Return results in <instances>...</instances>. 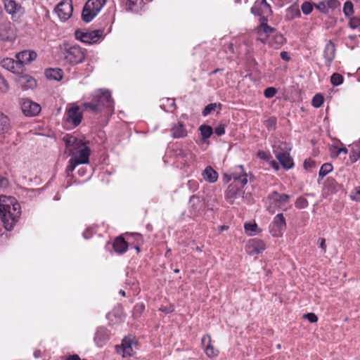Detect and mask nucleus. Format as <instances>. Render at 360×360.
Returning a JSON list of instances; mask_svg holds the SVG:
<instances>
[{
  "label": "nucleus",
  "instance_id": "f257e3e1",
  "mask_svg": "<svg viewBox=\"0 0 360 360\" xmlns=\"http://www.w3.org/2000/svg\"><path fill=\"white\" fill-rule=\"evenodd\" d=\"M21 215V207L15 198H8L5 203L0 202V218L7 231H11Z\"/></svg>",
  "mask_w": 360,
  "mask_h": 360
},
{
  "label": "nucleus",
  "instance_id": "f03ea898",
  "mask_svg": "<svg viewBox=\"0 0 360 360\" xmlns=\"http://www.w3.org/2000/svg\"><path fill=\"white\" fill-rule=\"evenodd\" d=\"M233 182L231 183L227 188L225 193V198L227 202L232 204L235 199L240 195V188L237 186L236 183H239L241 187L247 184L248 181H252L254 176L250 173H247L243 165L236 167L234 172L232 174Z\"/></svg>",
  "mask_w": 360,
  "mask_h": 360
},
{
  "label": "nucleus",
  "instance_id": "7ed1b4c3",
  "mask_svg": "<svg viewBox=\"0 0 360 360\" xmlns=\"http://www.w3.org/2000/svg\"><path fill=\"white\" fill-rule=\"evenodd\" d=\"M105 2L106 0H88L82 13L83 21L91 22L98 15Z\"/></svg>",
  "mask_w": 360,
  "mask_h": 360
},
{
  "label": "nucleus",
  "instance_id": "20e7f679",
  "mask_svg": "<svg viewBox=\"0 0 360 360\" xmlns=\"http://www.w3.org/2000/svg\"><path fill=\"white\" fill-rule=\"evenodd\" d=\"M290 198V196L287 194L273 191L268 196L269 205L266 209L271 214H274L276 209L285 205L289 202Z\"/></svg>",
  "mask_w": 360,
  "mask_h": 360
},
{
  "label": "nucleus",
  "instance_id": "39448f33",
  "mask_svg": "<svg viewBox=\"0 0 360 360\" xmlns=\"http://www.w3.org/2000/svg\"><path fill=\"white\" fill-rule=\"evenodd\" d=\"M93 99L96 103L100 104L101 110L105 108L108 112L112 113L114 110V101L108 90L99 89L94 95Z\"/></svg>",
  "mask_w": 360,
  "mask_h": 360
},
{
  "label": "nucleus",
  "instance_id": "423d86ee",
  "mask_svg": "<svg viewBox=\"0 0 360 360\" xmlns=\"http://www.w3.org/2000/svg\"><path fill=\"white\" fill-rule=\"evenodd\" d=\"M103 30L98 29L92 31L77 30L75 32V38L83 43L92 44L98 41L103 35Z\"/></svg>",
  "mask_w": 360,
  "mask_h": 360
},
{
  "label": "nucleus",
  "instance_id": "0eeeda50",
  "mask_svg": "<svg viewBox=\"0 0 360 360\" xmlns=\"http://www.w3.org/2000/svg\"><path fill=\"white\" fill-rule=\"evenodd\" d=\"M84 58L85 52L78 45H74L65 49V59L72 65L81 63L84 61Z\"/></svg>",
  "mask_w": 360,
  "mask_h": 360
},
{
  "label": "nucleus",
  "instance_id": "6e6552de",
  "mask_svg": "<svg viewBox=\"0 0 360 360\" xmlns=\"http://www.w3.org/2000/svg\"><path fill=\"white\" fill-rule=\"evenodd\" d=\"M63 141L65 144V153H68V155H75L79 150L86 146V143L84 142L83 140L77 139L70 134H66L64 136Z\"/></svg>",
  "mask_w": 360,
  "mask_h": 360
},
{
  "label": "nucleus",
  "instance_id": "1a4fd4ad",
  "mask_svg": "<svg viewBox=\"0 0 360 360\" xmlns=\"http://www.w3.org/2000/svg\"><path fill=\"white\" fill-rule=\"evenodd\" d=\"M72 11L73 6L71 0H63L55 8V12L62 22L68 20L72 16Z\"/></svg>",
  "mask_w": 360,
  "mask_h": 360
},
{
  "label": "nucleus",
  "instance_id": "9d476101",
  "mask_svg": "<svg viewBox=\"0 0 360 360\" xmlns=\"http://www.w3.org/2000/svg\"><path fill=\"white\" fill-rule=\"evenodd\" d=\"M14 29L10 23L0 25V41L5 45L11 46L15 39Z\"/></svg>",
  "mask_w": 360,
  "mask_h": 360
},
{
  "label": "nucleus",
  "instance_id": "9b49d317",
  "mask_svg": "<svg viewBox=\"0 0 360 360\" xmlns=\"http://www.w3.org/2000/svg\"><path fill=\"white\" fill-rule=\"evenodd\" d=\"M285 219L282 213L276 214L269 226L270 232L274 237L281 236L282 235V231L285 229Z\"/></svg>",
  "mask_w": 360,
  "mask_h": 360
},
{
  "label": "nucleus",
  "instance_id": "f8f14e48",
  "mask_svg": "<svg viewBox=\"0 0 360 360\" xmlns=\"http://www.w3.org/2000/svg\"><path fill=\"white\" fill-rule=\"evenodd\" d=\"M22 112L26 116H35L41 110L40 105L30 99H22L20 102Z\"/></svg>",
  "mask_w": 360,
  "mask_h": 360
},
{
  "label": "nucleus",
  "instance_id": "ddd939ff",
  "mask_svg": "<svg viewBox=\"0 0 360 360\" xmlns=\"http://www.w3.org/2000/svg\"><path fill=\"white\" fill-rule=\"evenodd\" d=\"M67 121L74 126H78L82 120V112L78 105H74L67 110Z\"/></svg>",
  "mask_w": 360,
  "mask_h": 360
},
{
  "label": "nucleus",
  "instance_id": "4468645a",
  "mask_svg": "<svg viewBox=\"0 0 360 360\" xmlns=\"http://www.w3.org/2000/svg\"><path fill=\"white\" fill-rule=\"evenodd\" d=\"M134 345H136V342L132 339L124 338L122 340L121 345L117 347V351L118 353H122L123 357L130 356L133 354Z\"/></svg>",
  "mask_w": 360,
  "mask_h": 360
},
{
  "label": "nucleus",
  "instance_id": "2eb2a0df",
  "mask_svg": "<svg viewBox=\"0 0 360 360\" xmlns=\"http://www.w3.org/2000/svg\"><path fill=\"white\" fill-rule=\"evenodd\" d=\"M274 153L276 159L279 161L280 164L285 169H290L293 165L292 159L287 152H282L278 148L274 150Z\"/></svg>",
  "mask_w": 360,
  "mask_h": 360
},
{
  "label": "nucleus",
  "instance_id": "dca6fc26",
  "mask_svg": "<svg viewBox=\"0 0 360 360\" xmlns=\"http://www.w3.org/2000/svg\"><path fill=\"white\" fill-rule=\"evenodd\" d=\"M17 61L18 65H22L24 64L30 63L37 58V53L34 51L25 50L16 54Z\"/></svg>",
  "mask_w": 360,
  "mask_h": 360
},
{
  "label": "nucleus",
  "instance_id": "f3484780",
  "mask_svg": "<svg viewBox=\"0 0 360 360\" xmlns=\"http://www.w3.org/2000/svg\"><path fill=\"white\" fill-rule=\"evenodd\" d=\"M5 10L13 18H19L23 13L22 6L14 0H8L5 3Z\"/></svg>",
  "mask_w": 360,
  "mask_h": 360
},
{
  "label": "nucleus",
  "instance_id": "a211bd4d",
  "mask_svg": "<svg viewBox=\"0 0 360 360\" xmlns=\"http://www.w3.org/2000/svg\"><path fill=\"white\" fill-rule=\"evenodd\" d=\"M267 18L265 16H262L259 18L260 24L257 27V34L262 36V34H265L266 36H269L271 34L275 32L276 29L270 27L267 25Z\"/></svg>",
  "mask_w": 360,
  "mask_h": 360
},
{
  "label": "nucleus",
  "instance_id": "6ab92c4d",
  "mask_svg": "<svg viewBox=\"0 0 360 360\" xmlns=\"http://www.w3.org/2000/svg\"><path fill=\"white\" fill-rule=\"evenodd\" d=\"M335 55V44L331 41H328L326 44L323 56L326 60V64L330 66L332 61L333 60Z\"/></svg>",
  "mask_w": 360,
  "mask_h": 360
},
{
  "label": "nucleus",
  "instance_id": "aec40b11",
  "mask_svg": "<svg viewBox=\"0 0 360 360\" xmlns=\"http://www.w3.org/2000/svg\"><path fill=\"white\" fill-rule=\"evenodd\" d=\"M248 247L249 249H250V253L252 254H259L266 248L264 241L258 238L250 240L249 241Z\"/></svg>",
  "mask_w": 360,
  "mask_h": 360
},
{
  "label": "nucleus",
  "instance_id": "412c9836",
  "mask_svg": "<svg viewBox=\"0 0 360 360\" xmlns=\"http://www.w3.org/2000/svg\"><path fill=\"white\" fill-rule=\"evenodd\" d=\"M78 155H72L73 158L79 164H88L89 160V156L91 155V150L90 148L86 146L85 147H83L81 150H79L78 152Z\"/></svg>",
  "mask_w": 360,
  "mask_h": 360
},
{
  "label": "nucleus",
  "instance_id": "4be33fe9",
  "mask_svg": "<svg viewBox=\"0 0 360 360\" xmlns=\"http://www.w3.org/2000/svg\"><path fill=\"white\" fill-rule=\"evenodd\" d=\"M18 82L23 89H33L37 86L36 80L28 75L20 76Z\"/></svg>",
  "mask_w": 360,
  "mask_h": 360
},
{
  "label": "nucleus",
  "instance_id": "5701e85b",
  "mask_svg": "<svg viewBox=\"0 0 360 360\" xmlns=\"http://www.w3.org/2000/svg\"><path fill=\"white\" fill-rule=\"evenodd\" d=\"M171 132L174 139H181L187 136V130L184 124L180 122L172 126Z\"/></svg>",
  "mask_w": 360,
  "mask_h": 360
},
{
  "label": "nucleus",
  "instance_id": "b1692460",
  "mask_svg": "<svg viewBox=\"0 0 360 360\" xmlns=\"http://www.w3.org/2000/svg\"><path fill=\"white\" fill-rule=\"evenodd\" d=\"M109 339V334L107 329L104 328H99L95 334L94 341L98 347H102L103 345Z\"/></svg>",
  "mask_w": 360,
  "mask_h": 360
},
{
  "label": "nucleus",
  "instance_id": "393cba45",
  "mask_svg": "<svg viewBox=\"0 0 360 360\" xmlns=\"http://www.w3.org/2000/svg\"><path fill=\"white\" fill-rule=\"evenodd\" d=\"M204 179L210 183H214L217 181L218 174L210 166H207L202 173Z\"/></svg>",
  "mask_w": 360,
  "mask_h": 360
},
{
  "label": "nucleus",
  "instance_id": "a878e982",
  "mask_svg": "<svg viewBox=\"0 0 360 360\" xmlns=\"http://www.w3.org/2000/svg\"><path fill=\"white\" fill-rule=\"evenodd\" d=\"M251 12L255 15H259L260 18L265 16L267 18L271 14V9L270 5H264L262 8V6H254L251 8Z\"/></svg>",
  "mask_w": 360,
  "mask_h": 360
},
{
  "label": "nucleus",
  "instance_id": "bb28decb",
  "mask_svg": "<svg viewBox=\"0 0 360 360\" xmlns=\"http://www.w3.org/2000/svg\"><path fill=\"white\" fill-rule=\"evenodd\" d=\"M128 244L122 237L117 238L113 243V248L117 253L122 254L127 250Z\"/></svg>",
  "mask_w": 360,
  "mask_h": 360
},
{
  "label": "nucleus",
  "instance_id": "cd10ccee",
  "mask_svg": "<svg viewBox=\"0 0 360 360\" xmlns=\"http://www.w3.org/2000/svg\"><path fill=\"white\" fill-rule=\"evenodd\" d=\"M45 75L49 79L59 81L63 78V71L60 69H47Z\"/></svg>",
  "mask_w": 360,
  "mask_h": 360
},
{
  "label": "nucleus",
  "instance_id": "c85d7f7f",
  "mask_svg": "<svg viewBox=\"0 0 360 360\" xmlns=\"http://www.w3.org/2000/svg\"><path fill=\"white\" fill-rule=\"evenodd\" d=\"M1 65L4 68L13 72H15L16 66L19 65L17 60L10 58L3 59Z\"/></svg>",
  "mask_w": 360,
  "mask_h": 360
},
{
  "label": "nucleus",
  "instance_id": "c756f323",
  "mask_svg": "<svg viewBox=\"0 0 360 360\" xmlns=\"http://www.w3.org/2000/svg\"><path fill=\"white\" fill-rule=\"evenodd\" d=\"M10 127L11 124L8 117L0 112V135L8 132Z\"/></svg>",
  "mask_w": 360,
  "mask_h": 360
},
{
  "label": "nucleus",
  "instance_id": "7c9ffc66",
  "mask_svg": "<svg viewBox=\"0 0 360 360\" xmlns=\"http://www.w3.org/2000/svg\"><path fill=\"white\" fill-rule=\"evenodd\" d=\"M142 4L143 0H128L126 3L125 9L127 11L137 13Z\"/></svg>",
  "mask_w": 360,
  "mask_h": 360
},
{
  "label": "nucleus",
  "instance_id": "2f4dec72",
  "mask_svg": "<svg viewBox=\"0 0 360 360\" xmlns=\"http://www.w3.org/2000/svg\"><path fill=\"white\" fill-rule=\"evenodd\" d=\"M199 130L200 131L202 139L204 141H205L206 139L210 138L213 133V129H212V127L207 125V124H202L199 127Z\"/></svg>",
  "mask_w": 360,
  "mask_h": 360
},
{
  "label": "nucleus",
  "instance_id": "473e14b6",
  "mask_svg": "<svg viewBox=\"0 0 360 360\" xmlns=\"http://www.w3.org/2000/svg\"><path fill=\"white\" fill-rule=\"evenodd\" d=\"M333 165L330 163H324L319 170V179H322L333 170Z\"/></svg>",
  "mask_w": 360,
  "mask_h": 360
},
{
  "label": "nucleus",
  "instance_id": "72a5a7b5",
  "mask_svg": "<svg viewBox=\"0 0 360 360\" xmlns=\"http://www.w3.org/2000/svg\"><path fill=\"white\" fill-rule=\"evenodd\" d=\"M201 201L200 198L195 195H192L189 200V205L193 212H196L199 210Z\"/></svg>",
  "mask_w": 360,
  "mask_h": 360
},
{
  "label": "nucleus",
  "instance_id": "f704fd0d",
  "mask_svg": "<svg viewBox=\"0 0 360 360\" xmlns=\"http://www.w3.org/2000/svg\"><path fill=\"white\" fill-rule=\"evenodd\" d=\"M84 106L86 109L91 110L93 112L98 113L101 112L102 110L100 108V104L96 103L94 99H92L91 102L85 103Z\"/></svg>",
  "mask_w": 360,
  "mask_h": 360
},
{
  "label": "nucleus",
  "instance_id": "c9c22d12",
  "mask_svg": "<svg viewBox=\"0 0 360 360\" xmlns=\"http://www.w3.org/2000/svg\"><path fill=\"white\" fill-rule=\"evenodd\" d=\"M343 81V77L339 73H333L330 77V82L333 86H339Z\"/></svg>",
  "mask_w": 360,
  "mask_h": 360
},
{
  "label": "nucleus",
  "instance_id": "e433bc0d",
  "mask_svg": "<svg viewBox=\"0 0 360 360\" xmlns=\"http://www.w3.org/2000/svg\"><path fill=\"white\" fill-rule=\"evenodd\" d=\"M343 13L347 17H349L354 13V6L351 1H346L345 3Z\"/></svg>",
  "mask_w": 360,
  "mask_h": 360
},
{
  "label": "nucleus",
  "instance_id": "4c0bfd02",
  "mask_svg": "<svg viewBox=\"0 0 360 360\" xmlns=\"http://www.w3.org/2000/svg\"><path fill=\"white\" fill-rule=\"evenodd\" d=\"M205 352L206 353L208 357H215L218 355L219 351L216 349L212 345H209L206 346L205 348Z\"/></svg>",
  "mask_w": 360,
  "mask_h": 360
},
{
  "label": "nucleus",
  "instance_id": "58836bf2",
  "mask_svg": "<svg viewBox=\"0 0 360 360\" xmlns=\"http://www.w3.org/2000/svg\"><path fill=\"white\" fill-rule=\"evenodd\" d=\"M176 156L183 158L185 162H188L192 159V154L189 151L184 150H179L176 153Z\"/></svg>",
  "mask_w": 360,
  "mask_h": 360
},
{
  "label": "nucleus",
  "instance_id": "ea45409f",
  "mask_svg": "<svg viewBox=\"0 0 360 360\" xmlns=\"http://www.w3.org/2000/svg\"><path fill=\"white\" fill-rule=\"evenodd\" d=\"M323 97L321 94H316L311 101V104L315 108H319L323 103Z\"/></svg>",
  "mask_w": 360,
  "mask_h": 360
},
{
  "label": "nucleus",
  "instance_id": "a19ab883",
  "mask_svg": "<svg viewBox=\"0 0 360 360\" xmlns=\"http://www.w3.org/2000/svg\"><path fill=\"white\" fill-rule=\"evenodd\" d=\"M302 11L305 15H309L313 10V5L309 1H304L301 6Z\"/></svg>",
  "mask_w": 360,
  "mask_h": 360
},
{
  "label": "nucleus",
  "instance_id": "79ce46f5",
  "mask_svg": "<svg viewBox=\"0 0 360 360\" xmlns=\"http://www.w3.org/2000/svg\"><path fill=\"white\" fill-rule=\"evenodd\" d=\"M79 165L72 157L68 161V165L66 168V172L68 173V175L70 174V173L72 172L75 167Z\"/></svg>",
  "mask_w": 360,
  "mask_h": 360
},
{
  "label": "nucleus",
  "instance_id": "37998d69",
  "mask_svg": "<svg viewBox=\"0 0 360 360\" xmlns=\"http://www.w3.org/2000/svg\"><path fill=\"white\" fill-rule=\"evenodd\" d=\"M295 205L298 209H304L308 206V201L306 198L300 197L296 200Z\"/></svg>",
  "mask_w": 360,
  "mask_h": 360
},
{
  "label": "nucleus",
  "instance_id": "c03bdc74",
  "mask_svg": "<svg viewBox=\"0 0 360 360\" xmlns=\"http://www.w3.org/2000/svg\"><path fill=\"white\" fill-rule=\"evenodd\" d=\"M246 233L250 235H252L253 232H256L257 230V225L255 223H245L244 225Z\"/></svg>",
  "mask_w": 360,
  "mask_h": 360
},
{
  "label": "nucleus",
  "instance_id": "a18cd8bd",
  "mask_svg": "<svg viewBox=\"0 0 360 360\" xmlns=\"http://www.w3.org/2000/svg\"><path fill=\"white\" fill-rule=\"evenodd\" d=\"M217 105V103H210L208 104L205 108L203 109L202 114L203 116H207L209 114H210L212 111L215 110Z\"/></svg>",
  "mask_w": 360,
  "mask_h": 360
},
{
  "label": "nucleus",
  "instance_id": "49530a36",
  "mask_svg": "<svg viewBox=\"0 0 360 360\" xmlns=\"http://www.w3.org/2000/svg\"><path fill=\"white\" fill-rule=\"evenodd\" d=\"M277 92V90L274 87H268L264 91V95L267 98H273Z\"/></svg>",
  "mask_w": 360,
  "mask_h": 360
},
{
  "label": "nucleus",
  "instance_id": "de8ad7c7",
  "mask_svg": "<svg viewBox=\"0 0 360 360\" xmlns=\"http://www.w3.org/2000/svg\"><path fill=\"white\" fill-rule=\"evenodd\" d=\"M265 124L269 130L275 129L276 126V119L275 117H270L266 121Z\"/></svg>",
  "mask_w": 360,
  "mask_h": 360
},
{
  "label": "nucleus",
  "instance_id": "09e8293b",
  "mask_svg": "<svg viewBox=\"0 0 360 360\" xmlns=\"http://www.w3.org/2000/svg\"><path fill=\"white\" fill-rule=\"evenodd\" d=\"M349 26L352 29H356L360 26V18L359 17H354L350 19L349 20Z\"/></svg>",
  "mask_w": 360,
  "mask_h": 360
},
{
  "label": "nucleus",
  "instance_id": "8fccbe9b",
  "mask_svg": "<svg viewBox=\"0 0 360 360\" xmlns=\"http://www.w3.org/2000/svg\"><path fill=\"white\" fill-rule=\"evenodd\" d=\"M304 318L307 319L310 323H316L318 321L317 316L314 313H308L304 315Z\"/></svg>",
  "mask_w": 360,
  "mask_h": 360
},
{
  "label": "nucleus",
  "instance_id": "3c124183",
  "mask_svg": "<svg viewBox=\"0 0 360 360\" xmlns=\"http://www.w3.org/2000/svg\"><path fill=\"white\" fill-rule=\"evenodd\" d=\"M214 133L217 136H222L225 133V127L224 124H219L214 129Z\"/></svg>",
  "mask_w": 360,
  "mask_h": 360
},
{
  "label": "nucleus",
  "instance_id": "603ef678",
  "mask_svg": "<svg viewBox=\"0 0 360 360\" xmlns=\"http://www.w3.org/2000/svg\"><path fill=\"white\" fill-rule=\"evenodd\" d=\"M211 337L209 335H205L202 338V345L205 348L206 346L212 345Z\"/></svg>",
  "mask_w": 360,
  "mask_h": 360
},
{
  "label": "nucleus",
  "instance_id": "864d4df0",
  "mask_svg": "<svg viewBox=\"0 0 360 360\" xmlns=\"http://www.w3.org/2000/svg\"><path fill=\"white\" fill-rule=\"evenodd\" d=\"M352 200L360 201V186L355 188V191L351 195Z\"/></svg>",
  "mask_w": 360,
  "mask_h": 360
},
{
  "label": "nucleus",
  "instance_id": "5fc2aeb1",
  "mask_svg": "<svg viewBox=\"0 0 360 360\" xmlns=\"http://www.w3.org/2000/svg\"><path fill=\"white\" fill-rule=\"evenodd\" d=\"M0 84H2V86H0V89L2 91H6L8 89V84L6 79L4 77H0Z\"/></svg>",
  "mask_w": 360,
  "mask_h": 360
},
{
  "label": "nucleus",
  "instance_id": "6e6d98bb",
  "mask_svg": "<svg viewBox=\"0 0 360 360\" xmlns=\"http://www.w3.org/2000/svg\"><path fill=\"white\" fill-rule=\"evenodd\" d=\"M315 166V162L311 160H306L304 162V167L306 169L312 168Z\"/></svg>",
  "mask_w": 360,
  "mask_h": 360
},
{
  "label": "nucleus",
  "instance_id": "4d7b16f0",
  "mask_svg": "<svg viewBox=\"0 0 360 360\" xmlns=\"http://www.w3.org/2000/svg\"><path fill=\"white\" fill-rule=\"evenodd\" d=\"M270 156H271L270 154H269L264 151H259V153H258V157L262 160H269Z\"/></svg>",
  "mask_w": 360,
  "mask_h": 360
},
{
  "label": "nucleus",
  "instance_id": "13d9d810",
  "mask_svg": "<svg viewBox=\"0 0 360 360\" xmlns=\"http://www.w3.org/2000/svg\"><path fill=\"white\" fill-rule=\"evenodd\" d=\"M340 5V2L338 0H329L328 1V7L331 8H335Z\"/></svg>",
  "mask_w": 360,
  "mask_h": 360
},
{
  "label": "nucleus",
  "instance_id": "bf43d9fd",
  "mask_svg": "<svg viewBox=\"0 0 360 360\" xmlns=\"http://www.w3.org/2000/svg\"><path fill=\"white\" fill-rule=\"evenodd\" d=\"M8 186V180L5 177L0 178V187L7 188Z\"/></svg>",
  "mask_w": 360,
  "mask_h": 360
},
{
  "label": "nucleus",
  "instance_id": "052dcab7",
  "mask_svg": "<svg viewBox=\"0 0 360 360\" xmlns=\"http://www.w3.org/2000/svg\"><path fill=\"white\" fill-rule=\"evenodd\" d=\"M360 153V150L359 151H352V154L350 155V159L352 162H356L358 159H360V158H357L359 154Z\"/></svg>",
  "mask_w": 360,
  "mask_h": 360
},
{
  "label": "nucleus",
  "instance_id": "680f3d73",
  "mask_svg": "<svg viewBox=\"0 0 360 360\" xmlns=\"http://www.w3.org/2000/svg\"><path fill=\"white\" fill-rule=\"evenodd\" d=\"M319 247L322 249L323 252H326V239L325 238H320L319 239Z\"/></svg>",
  "mask_w": 360,
  "mask_h": 360
},
{
  "label": "nucleus",
  "instance_id": "e2e57ef3",
  "mask_svg": "<svg viewBox=\"0 0 360 360\" xmlns=\"http://www.w3.org/2000/svg\"><path fill=\"white\" fill-rule=\"evenodd\" d=\"M280 56H281V58L283 60H285V61H289V60H290V56H289V55H288V52H286V51H282V52H281V53H280Z\"/></svg>",
  "mask_w": 360,
  "mask_h": 360
},
{
  "label": "nucleus",
  "instance_id": "0e129e2a",
  "mask_svg": "<svg viewBox=\"0 0 360 360\" xmlns=\"http://www.w3.org/2000/svg\"><path fill=\"white\" fill-rule=\"evenodd\" d=\"M276 41L279 44H283L284 41V37L281 34H278L276 36Z\"/></svg>",
  "mask_w": 360,
  "mask_h": 360
},
{
  "label": "nucleus",
  "instance_id": "69168bd1",
  "mask_svg": "<svg viewBox=\"0 0 360 360\" xmlns=\"http://www.w3.org/2000/svg\"><path fill=\"white\" fill-rule=\"evenodd\" d=\"M66 360H80V358L78 355L77 354H75V355H71V356H69Z\"/></svg>",
  "mask_w": 360,
  "mask_h": 360
},
{
  "label": "nucleus",
  "instance_id": "338daca9",
  "mask_svg": "<svg viewBox=\"0 0 360 360\" xmlns=\"http://www.w3.org/2000/svg\"><path fill=\"white\" fill-rule=\"evenodd\" d=\"M258 40L261 41L262 43H266L267 37L265 34H262V36L258 35Z\"/></svg>",
  "mask_w": 360,
  "mask_h": 360
},
{
  "label": "nucleus",
  "instance_id": "774afa93",
  "mask_svg": "<svg viewBox=\"0 0 360 360\" xmlns=\"http://www.w3.org/2000/svg\"><path fill=\"white\" fill-rule=\"evenodd\" d=\"M271 165L272 166V167L274 168L275 170H276V171L278 170L279 165L276 161H274V160L271 161Z\"/></svg>",
  "mask_w": 360,
  "mask_h": 360
}]
</instances>
